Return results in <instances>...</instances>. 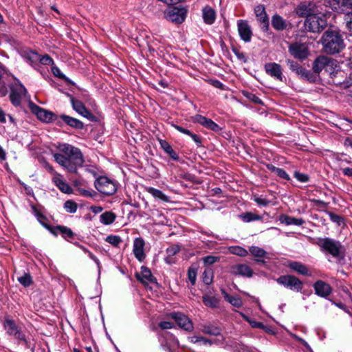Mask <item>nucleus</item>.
Here are the masks:
<instances>
[{"instance_id":"nucleus-52","label":"nucleus","mask_w":352,"mask_h":352,"mask_svg":"<svg viewBox=\"0 0 352 352\" xmlns=\"http://www.w3.org/2000/svg\"><path fill=\"white\" fill-rule=\"evenodd\" d=\"M220 260L219 256H207L202 258V261L206 265H210L213 263L218 262Z\"/></svg>"},{"instance_id":"nucleus-19","label":"nucleus","mask_w":352,"mask_h":352,"mask_svg":"<svg viewBox=\"0 0 352 352\" xmlns=\"http://www.w3.org/2000/svg\"><path fill=\"white\" fill-rule=\"evenodd\" d=\"M331 9L338 12H343L352 9V0H329Z\"/></svg>"},{"instance_id":"nucleus-44","label":"nucleus","mask_w":352,"mask_h":352,"mask_svg":"<svg viewBox=\"0 0 352 352\" xmlns=\"http://www.w3.org/2000/svg\"><path fill=\"white\" fill-rule=\"evenodd\" d=\"M230 251L232 254L240 256H246L248 254V250L239 246L231 247Z\"/></svg>"},{"instance_id":"nucleus-41","label":"nucleus","mask_w":352,"mask_h":352,"mask_svg":"<svg viewBox=\"0 0 352 352\" xmlns=\"http://www.w3.org/2000/svg\"><path fill=\"white\" fill-rule=\"evenodd\" d=\"M239 217L243 221L248 223L250 221L261 220L262 217L252 212H245L240 214Z\"/></svg>"},{"instance_id":"nucleus-56","label":"nucleus","mask_w":352,"mask_h":352,"mask_svg":"<svg viewBox=\"0 0 352 352\" xmlns=\"http://www.w3.org/2000/svg\"><path fill=\"white\" fill-rule=\"evenodd\" d=\"M344 21L347 28L352 30V12H349L344 15Z\"/></svg>"},{"instance_id":"nucleus-38","label":"nucleus","mask_w":352,"mask_h":352,"mask_svg":"<svg viewBox=\"0 0 352 352\" xmlns=\"http://www.w3.org/2000/svg\"><path fill=\"white\" fill-rule=\"evenodd\" d=\"M116 219V215L111 211H107L100 216V221L104 225L113 223Z\"/></svg>"},{"instance_id":"nucleus-53","label":"nucleus","mask_w":352,"mask_h":352,"mask_svg":"<svg viewBox=\"0 0 352 352\" xmlns=\"http://www.w3.org/2000/svg\"><path fill=\"white\" fill-rule=\"evenodd\" d=\"M180 251L179 245L175 244L166 249V254L168 257L175 256L177 253Z\"/></svg>"},{"instance_id":"nucleus-61","label":"nucleus","mask_w":352,"mask_h":352,"mask_svg":"<svg viewBox=\"0 0 352 352\" xmlns=\"http://www.w3.org/2000/svg\"><path fill=\"white\" fill-rule=\"evenodd\" d=\"M159 327L162 329H169L173 328V324L170 322L163 321V322H160Z\"/></svg>"},{"instance_id":"nucleus-57","label":"nucleus","mask_w":352,"mask_h":352,"mask_svg":"<svg viewBox=\"0 0 352 352\" xmlns=\"http://www.w3.org/2000/svg\"><path fill=\"white\" fill-rule=\"evenodd\" d=\"M38 60H40V62L42 64L46 65H53V63H54L52 58L48 55H45L42 58L39 57Z\"/></svg>"},{"instance_id":"nucleus-3","label":"nucleus","mask_w":352,"mask_h":352,"mask_svg":"<svg viewBox=\"0 0 352 352\" xmlns=\"http://www.w3.org/2000/svg\"><path fill=\"white\" fill-rule=\"evenodd\" d=\"M317 244L322 251L327 252L333 257H339L344 253V249L341 243L331 238H319Z\"/></svg>"},{"instance_id":"nucleus-32","label":"nucleus","mask_w":352,"mask_h":352,"mask_svg":"<svg viewBox=\"0 0 352 352\" xmlns=\"http://www.w3.org/2000/svg\"><path fill=\"white\" fill-rule=\"evenodd\" d=\"M159 143L160 144V147L166 152L173 160H177L179 159V156L177 153L173 149L169 143L162 139H159Z\"/></svg>"},{"instance_id":"nucleus-2","label":"nucleus","mask_w":352,"mask_h":352,"mask_svg":"<svg viewBox=\"0 0 352 352\" xmlns=\"http://www.w3.org/2000/svg\"><path fill=\"white\" fill-rule=\"evenodd\" d=\"M323 50L327 54L340 53L345 47L340 32L335 30H327L321 38Z\"/></svg>"},{"instance_id":"nucleus-43","label":"nucleus","mask_w":352,"mask_h":352,"mask_svg":"<svg viewBox=\"0 0 352 352\" xmlns=\"http://www.w3.org/2000/svg\"><path fill=\"white\" fill-rule=\"evenodd\" d=\"M78 206L76 203L72 200L66 201L64 204V208L67 212L75 213L77 210Z\"/></svg>"},{"instance_id":"nucleus-64","label":"nucleus","mask_w":352,"mask_h":352,"mask_svg":"<svg viewBox=\"0 0 352 352\" xmlns=\"http://www.w3.org/2000/svg\"><path fill=\"white\" fill-rule=\"evenodd\" d=\"M90 210L94 214H98L103 210V208L101 206H91Z\"/></svg>"},{"instance_id":"nucleus-10","label":"nucleus","mask_w":352,"mask_h":352,"mask_svg":"<svg viewBox=\"0 0 352 352\" xmlns=\"http://www.w3.org/2000/svg\"><path fill=\"white\" fill-rule=\"evenodd\" d=\"M187 10L184 8L170 7L164 12L166 18L175 23H182L186 16Z\"/></svg>"},{"instance_id":"nucleus-28","label":"nucleus","mask_w":352,"mask_h":352,"mask_svg":"<svg viewBox=\"0 0 352 352\" xmlns=\"http://www.w3.org/2000/svg\"><path fill=\"white\" fill-rule=\"evenodd\" d=\"M60 118L68 126L72 128L76 129H82L84 127V124L80 120L67 116V115H61L60 116Z\"/></svg>"},{"instance_id":"nucleus-47","label":"nucleus","mask_w":352,"mask_h":352,"mask_svg":"<svg viewBox=\"0 0 352 352\" xmlns=\"http://www.w3.org/2000/svg\"><path fill=\"white\" fill-rule=\"evenodd\" d=\"M213 272L211 269H206L203 274V281L206 285H209L212 281Z\"/></svg>"},{"instance_id":"nucleus-42","label":"nucleus","mask_w":352,"mask_h":352,"mask_svg":"<svg viewBox=\"0 0 352 352\" xmlns=\"http://www.w3.org/2000/svg\"><path fill=\"white\" fill-rule=\"evenodd\" d=\"M249 251L252 255L257 258H264L266 256L267 252L262 248L257 246H251Z\"/></svg>"},{"instance_id":"nucleus-13","label":"nucleus","mask_w":352,"mask_h":352,"mask_svg":"<svg viewBox=\"0 0 352 352\" xmlns=\"http://www.w3.org/2000/svg\"><path fill=\"white\" fill-rule=\"evenodd\" d=\"M237 29L241 39L245 43L250 42L253 34L248 22L245 20H238Z\"/></svg>"},{"instance_id":"nucleus-29","label":"nucleus","mask_w":352,"mask_h":352,"mask_svg":"<svg viewBox=\"0 0 352 352\" xmlns=\"http://www.w3.org/2000/svg\"><path fill=\"white\" fill-rule=\"evenodd\" d=\"M51 233L54 235L60 233L65 239H71L74 236V233L70 228L63 226L53 227L51 229Z\"/></svg>"},{"instance_id":"nucleus-60","label":"nucleus","mask_w":352,"mask_h":352,"mask_svg":"<svg viewBox=\"0 0 352 352\" xmlns=\"http://www.w3.org/2000/svg\"><path fill=\"white\" fill-rule=\"evenodd\" d=\"M294 177L301 182H306L309 180V177L307 175L299 172H295Z\"/></svg>"},{"instance_id":"nucleus-12","label":"nucleus","mask_w":352,"mask_h":352,"mask_svg":"<svg viewBox=\"0 0 352 352\" xmlns=\"http://www.w3.org/2000/svg\"><path fill=\"white\" fill-rule=\"evenodd\" d=\"M289 53L298 59H305L308 56L309 50L305 43H294L289 46Z\"/></svg>"},{"instance_id":"nucleus-16","label":"nucleus","mask_w":352,"mask_h":352,"mask_svg":"<svg viewBox=\"0 0 352 352\" xmlns=\"http://www.w3.org/2000/svg\"><path fill=\"white\" fill-rule=\"evenodd\" d=\"M145 242L141 237L135 238L133 244V252L135 257L140 262L143 261L146 257L144 253Z\"/></svg>"},{"instance_id":"nucleus-9","label":"nucleus","mask_w":352,"mask_h":352,"mask_svg":"<svg viewBox=\"0 0 352 352\" xmlns=\"http://www.w3.org/2000/svg\"><path fill=\"white\" fill-rule=\"evenodd\" d=\"M276 282L278 284L297 292L301 291L302 288V281L294 276H280L276 279Z\"/></svg>"},{"instance_id":"nucleus-1","label":"nucleus","mask_w":352,"mask_h":352,"mask_svg":"<svg viewBox=\"0 0 352 352\" xmlns=\"http://www.w3.org/2000/svg\"><path fill=\"white\" fill-rule=\"evenodd\" d=\"M59 153L53 155L55 161L70 173H74L77 166H82L84 159L78 148L69 144H61L58 146Z\"/></svg>"},{"instance_id":"nucleus-20","label":"nucleus","mask_w":352,"mask_h":352,"mask_svg":"<svg viewBox=\"0 0 352 352\" xmlns=\"http://www.w3.org/2000/svg\"><path fill=\"white\" fill-rule=\"evenodd\" d=\"M192 121L194 122L199 123L213 131H218L220 130V127L217 124L213 122L211 119L207 118L201 115H195L193 116Z\"/></svg>"},{"instance_id":"nucleus-36","label":"nucleus","mask_w":352,"mask_h":352,"mask_svg":"<svg viewBox=\"0 0 352 352\" xmlns=\"http://www.w3.org/2000/svg\"><path fill=\"white\" fill-rule=\"evenodd\" d=\"M280 221L282 223H285V225H296L301 226L304 223V220L302 219H298L295 217H292L288 215H281L280 217Z\"/></svg>"},{"instance_id":"nucleus-15","label":"nucleus","mask_w":352,"mask_h":352,"mask_svg":"<svg viewBox=\"0 0 352 352\" xmlns=\"http://www.w3.org/2000/svg\"><path fill=\"white\" fill-rule=\"evenodd\" d=\"M254 12L257 21L260 23L261 28L263 31L266 32L269 28V20L264 6L258 5L256 6Z\"/></svg>"},{"instance_id":"nucleus-51","label":"nucleus","mask_w":352,"mask_h":352,"mask_svg":"<svg viewBox=\"0 0 352 352\" xmlns=\"http://www.w3.org/2000/svg\"><path fill=\"white\" fill-rule=\"evenodd\" d=\"M253 200L261 206H267L270 204V201L263 197L262 196L254 195Z\"/></svg>"},{"instance_id":"nucleus-54","label":"nucleus","mask_w":352,"mask_h":352,"mask_svg":"<svg viewBox=\"0 0 352 352\" xmlns=\"http://www.w3.org/2000/svg\"><path fill=\"white\" fill-rule=\"evenodd\" d=\"M327 214L331 221L334 223H336L338 226H340L341 223L343 222V219L340 216L337 215L331 212H328Z\"/></svg>"},{"instance_id":"nucleus-22","label":"nucleus","mask_w":352,"mask_h":352,"mask_svg":"<svg viewBox=\"0 0 352 352\" xmlns=\"http://www.w3.org/2000/svg\"><path fill=\"white\" fill-rule=\"evenodd\" d=\"M34 113L40 120L45 122H54L57 119V116L52 112L47 111L39 107H36L35 108Z\"/></svg>"},{"instance_id":"nucleus-18","label":"nucleus","mask_w":352,"mask_h":352,"mask_svg":"<svg viewBox=\"0 0 352 352\" xmlns=\"http://www.w3.org/2000/svg\"><path fill=\"white\" fill-rule=\"evenodd\" d=\"M170 316L181 328L186 331H190L192 329V322L184 314L182 313H173L170 314Z\"/></svg>"},{"instance_id":"nucleus-37","label":"nucleus","mask_w":352,"mask_h":352,"mask_svg":"<svg viewBox=\"0 0 352 352\" xmlns=\"http://www.w3.org/2000/svg\"><path fill=\"white\" fill-rule=\"evenodd\" d=\"M288 267L290 269H292V270L298 272L300 274L308 275V272H309L308 269L304 264H302L300 262H297V261L290 262L288 264Z\"/></svg>"},{"instance_id":"nucleus-35","label":"nucleus","mask_w":352,"mask_h":352,"mask_svg":"<svg viewBox=\"0 0 352 352\" xmlns=\"http://www.w3.org/2000/svg\"><path fill=\"white\" fill-rule=\"evenodd\" d=\"M287 65L292 71L296 72L298 75L308 78L310 74L307 69L300 67L298 63L294 62L293 60H288Z\"/></svg>"},{"instance_id":"nucleus-11","label":"nucleus","mask_w":352,"mask_h":352,"mask_svg":"<svg viewBox=\"0 0 352 352\" xmlns=\"http://www.w3.org/2000/svg\"><path fill=\"white\" fill-rule=\"evenodd\" d=\"M324 72L329 75L331 78V82L336 85H341L342 84V81L340 80L336 79L338 76H342L343 78L345 72L340 69V66H338L336 61L331 58L330 61L326 66V69Z\"/></svg>"},{"instance_id":"nucleus-23","label":"nucleus","mask_w":352,"mask_h":352,"mask_svg":"<svg viewBox=\"0 0 352 352\" xmlns=\"http://www.w3.org/2000/svg\"><path fill=\"white\" fill-rule=\"evenodd\" d=\"M265 69L266 72L271 76L279 80H283L282 69L280 65L275 63H269L265 64Z\"/></svg>"},{"instance_id":"nucleus-45","label":"nucleus","mask_w":352,"mask_h":352,"mask_svg":"<svg viewBox=\"0 0 352 352\" xmlns=\"http://www.w3.org/2000/svg\"><path fill=\"white\" fill-rule=\"evenodd\" d=\"M190 340L192 343H199L202 342L204 344H208L209 345H211L213 344V342L210 340H208L203 336H192L190 338Z\"/></svg>"},{"instance_id":"nucleus-8","label":"nucleus","mask_w":352,"mask_h":352,"mask_svg":"<svg viewBox=\"0 0 352 352\" xmlns=\"http://www.w3.org/2000/svg\"><path fill=\"white\" fill-rule=\"evenodd\" d=\"M3 327L6 333L14 337L18 340L23 342L26 347H28V342L25 338V336L21 331L20 328L16 324L13 320L6 318L3 323Z\"/></svg>"},{"instance_id":"nucleus-58","label":"nucleus","mask_w":352,"mask_h":352,"mask_svg":"<svg viewBox=\"0 0 352 352\" xmlns=\"http://www.w3.org/2000/svg\"><path fill=\"white\" fill-rule=\"evenodd\" d=\"M196 276H197L196 271L192 269H189L188 271V278L189 280L190 281V283H192V285H194L195 283Z\"/></svg>"},{"instance_id":"nucleus-4","label":"nucleus","mask_w":352,"mask_h":352,"mask_svg":"<svg viewBox=\"0 0 352 352\" xmlns=\"http://www.w3.org/2000/svg\"><path fill=\"white\" fill-rule=\"evenodd\" d=\"M9 87L10 88V99L14 106H19L22 98H29L27 89L18 79L14 78V82Z\"/></svg>"},{"instance_id":"nucleus-50","label":"nucleus","mask_w":352,"mask_h":352,"mask_svg":"<svg viewBox=\"0 0 352 352\" xmlns=\"http://www.w3.org/2000/svg\"><path fill=\"white\" fill-rule=\"evenodd\" d=\"M18 281L24 287L30 286L32 283V278L29 274H25L23 276L19 277Z\"/></svg>"},{"instance_id":"nucleus-33","label":"nucleus","mask_w":352,"mask_h":352,"mask_svg":"<svg viewBox=\"0 0 352 352\" xmlns=\"http://www.w3.org/2000/svg\"><path fill=\"white\" fill-rule=\"evenodd\" d=\"M146 191L151 194L154 198L162 200L164 202L170 201V198L166 195L162 190L153 187H146Z\"/></svg>"},{"instance_id":"nucleus-48","label":"nucleus","mask_w":352,"mask_h":352,"mask_svg":"<svg viewBox=\"0 0 352 352\" xmlns=\"http://www.w3.org/2000/svg\"><path fill=\"white\" fill-rule=\"evenodd\" d=\"M35 214L37 217V219L38 221L40 222V223L44 226L45 228H47L48 230H50V232H51V229L53 228L52 226H50L47 223H46V217L42 214L41 212H39L38 211H35Z\"/></svg>"},{"instance_id":"nucleus-34","label":"nucleus","mask_w":352,"mask_h":352,"mask_svg":"<svg viewBox=\"0 0 352 352\" xmlns=\"http://www.w3.org/2000/svg\"><path fill=\"white\" fill-rule=\"evenodd\" d=\"M201 331L206 334L217 336L221 335V329L214 324H206L202 326Z\"/></svg>"},{"instance_id":"nucleus-39","label":"nucleus","mask_w":352,"mask_h":352,"mask_svg":"<svg viewBox=\"0 0 352 352\" xmlns=\"http://www.w3.org/2000/svg\"><path fill=\"white\" fill-rule=\"evenodd\" d=\"M23 58L30 64L36 63L39 60V55L32 50H25L22 53Z\"/></svg>"},{"instance_id":"nucleus-30","label":"nucleus","mask_w":352,"mask_h":352,"mask_svg":"<svg viewBox=\"0 0 352 352\" xmlns=\"http://www.w3.org/2000/svg\"><path fill=\"white\" fill-rule=\"evenodd\" d=\"M272 25L275 30L278 31L284 30L287 28V26L286 21L282 16L278 14H275L272 16Z\"/></svg>"},{"instance_id":"nucleus-5","label":"nucleus","mask_w":352,"mask_h":352,"mask_svg":"<svg viewBox=\"0 0 352 352\" xmlns=\"http://www.w3.org/2000/svg\"><path fill=\"white\" fill-rule=\"evenodd\" d=\"M319 6L314 1H302L295 8L294 12L300 18H308L320 14Z\"/></svg>"},{"instance_id":"nucleus-26","label":"nucleus","mask_w":352,"mask_h":352,"mask_svg":"<svg viewBox=\"0 0 352 352\" xmlns=\"http://www.w3.org/2000/svg\"><path fill=\"white\" fill-rule=\"evenodd\" d=\"M331 58L325 56L318 57L313 63V70L316 73H320L322 70H325L326 66L330 61Z\"/></svg>"},{"instance_id":"nucleus-59","label":"nucleus","mask_w":352,"mask_h":352,"mask_svg":"<svg viewBox=\"0 0 352 352\" xmlns=\"http://www.w3.org/2000/svg\"><path fill=\"white\" fill-rule=\"evenodd\" d=\"M277 176L285 180H289V175L282 168H278L275 173Z\"/></svg>"},{"instance_id":"nucleus-46","label":"nucleus","mask_w":352,"mask_h":352,"mask_svg":"<svg viewBox=\"0 0 352 352\" xmlns=\"http://www.w3.org/2000/svg\"><path fill=\"white\" fill-rule=\"evenodd\" d=\"M105 241L114 247H118L122 242L121 238L117 235L107 236Z\"/></svg>"},{"instance_id":"nucleus-40","label":"nucleus","mask_w":352,"mask_h":352,"mask_svg":"<svg viewBox=\"0 0 352 352\" xmlns=\"http://www.w3.org/2000/svg\"><path fill=\"white\" fill-rule=\"evenodd\" d=\"M225 300L229 302L232 305L235 307H241L242 306L241 298L237 296H230L226 292H223Z\"/></svg>"},{"instance_id":"nucleus-24","label":"nucleus","mask_w":352,"mask_h":352,"mask_svg":"<svg viewBox=\"0 0 352 352\" xmlns=\"http://www.w3.org/2000/svg\"><path fill=\"white\" fill-rule=\"evenodd\" d=\"M52 182L61 192L67 194L72 192V188L63 180L60 174L55 173V175L52 178Z\"/></svg>"},{"instance_id":"nucleus-31","label":"nucleus","mask_w":352,"mask_h":352,"mask_svg":"<svg viewBox=\"0 0 352 352\" xmlns=\"http://www.w3.org/2000/svg\"><path fill=\"white\" fill-rule=\"evenodd\" d=\"M8 75L3 68L0 67V96H5L8 93Z\"/></svg>"},{"instance_id":"nucleus-63","label":"nucleus","mask_w":352,"mask_h":352,"mask_svg":"<svg viewBox=\"0 0 352 352\" xmlns=\"http://www.w3.org/2000/svg\"><path fill=\"white\" fill-rule=\"evenodd\" d=\"M174 127L176 130H177L178 131H179L182 133H184L188 135H191L192 132L190 131H189L188 129H184L182 126H180L179 125H174Z\"/></svg>"},{"instance_id":"nucleus-7","label":"nucleus","mask_w":352,"mask_h":352,"mask_svg":"<svg viewBox=\"0 0 352 352\" xmlns=\"http://www.w3.org/2000/svg\"><path fill=\"white\" fill-rule=\"evenodd\" d=\"M95 187L100 192L108 196L113 195L117 190L116 182L105 176L99 177L96 180Z\"/></svg>"},{"instance_id":"nucleus-25","label":"nucleus","mask_w":352,"mask_h":352,"mask_svg":"<svg viewBox=\"0 0 352 352\" xmlns=\"http://www.w3.org/2000/svg\"><path fill=\"white\" fill-rule=\"evenodd\" d=\"M231 272L234 275H240L246 277L252 276V270L246 264H238L231 267Z\"/></svg>"},{"instance_id":"nucleus-62","label":"nucleus","mask_w":352,"mask_h":352,"mask_svg":"<svg viewBox=\"0 0 352 352\" xmlns=\"http://www.w3.org/2000/svg\"><path fill=\"white\" fill-rule=\"evenodd\" d=\"M82 250L85 252L87 253L89 258H91L97 264L98 266H99L100 261L97 258V257L95 255H94L91 252H89L87 249H86L85 248H82Z\"/></svg>"},{"instance_id":"nucleus-6","label":"nucleus","mask_w":352,"mask_h":352,"mask_svg":"<svg viewBox=\"0 0 352 352\" xmlns=\"http://www.w3.org/2000/svg\"><path fill=\"white\" fill-rule=\"evenodd\" d=\"M327 20L320 11V14H316V15L305 19L304 22L305 29L314 33L322 31L327 27Z\"/></svg>"},{"instance_id":"nucleus-14","label":"nucleus","mask_w":352,"mask_h":352,"mask_svg":"<svg viewBox=\"0 0 352 352\" xmlns=\"http://www.w3.org/2000/svg\"><path fill=\"white\" fill-rule=\"evenodd\" d=\"M71 103L74 110L76 111L78 113L89 120L94 121L96 120L95 116H94L91 111L85 107L81 101L72 97Z\"/></svg>"},{"instance_id":"nucleus-49","label":"nucleus","mask_w":352,"mask_h":352,"mask_svg":"<svg viewBox=\"0 0 352 352\" xmlns=\"http://www.w3.org/2000/svg\"><path fill=\"white\" fill-rule=\"evenodd\" d=\"M241 315L247 322H249V324L251 325L252 327L259 328V329H262L264 327V324L262 322L252 320L242 313H241Z\"/></svg>"},{"instance_id":"nucleus-17","label":"nucleus","mask_w":352,"mask_h":352,"mask_svg":"<svg viewBox=\"0 0 352 352\" xmlns=\"http://www.w3.org/2000/svg\"><path fill=\"white\" fill-rule=\"evenodd\" d=\"M315 294L322 298H327L331 293V287L322 280H317L314 284Z\"/></svg>"},{"instance_id":"nucleus-21","label":"nucleus","mask_w":352,"mask_h":352,"mask_svg":"<svg viewBox=\"0 0 352 352\" xmlns=\"http://www.w3.org/2000/svg\"><path fill=\"white\" fill-rule=\"evenodd\" d=\"M135 276L138 280L143 284H148L155 282V278L152 275L151 270L144 266L141 267L139 273L135 274Z\"/></svg>"},{"instance_id":"nucleus-27","label":"nucleus","mask_w":352,"mask_h":352,"mask_svg":"<svg viewBox=\"0 0 352 352\" xmlns=\"http://www.w3.org/2000/svg\"><path fill=\"white\" fill-rule=\"evenodd\" d=\"M202 16L204 21L208 25L214 23L216 19V13L213 8L206 6L202 9Z\"/></svg>"},{"instance_id":"nucleus-55","label":"nucleus","mask_w":352,"mask_h":352,"mask_svg":"<svg viewBox=\"0 0 352 352\" xmlns=\"http://www.w3.org/2000/svg\"><path fill=\"white\" fill-rule=\"evenodd\" d=\"M203 301L206 305L211 307H215L217 304V300L212 297H204Z\"/></svg>"}]
</instances>
